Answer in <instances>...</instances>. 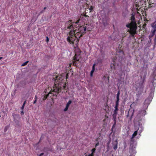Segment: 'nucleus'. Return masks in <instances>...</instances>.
Masks as SVG:
<instances>
[{"mask_svg": "<svg viewBox=\"0 0 156 156\" xmlns=\"http://www.w3.org/2000/svg\"><path fill=\"white\" fill-rule=\"evenodd\" d=\"M131 24L132 27L128 30L127 31L129 32L132 37H134V35L137 33L136 31L137 29V24L133 22H131Z\"/></svg>", "mask_w": 156, "mask_h": 156, "instance_id": "nucleus-1", "label": "nucleus"}, {"mask_svg": "<svg viewBox=\"0 0 156 156\" xmlns=\"http://www.w3.org/2000/svg\"><path fill=\"white\" fill-rule=\"evenodd\" d=\"M87 26H88V25L87 24H86L85 25H84L83 27L80 26L78 29L80 33H81L83 34L85 33V32L87 30Z\"/></svg>", "mask_w": 156, "mask_h": 156, "instance_id": "nucleus-2", "label": "nucleus"}, {"mask_svg": "<svg viewBox=\"0 0 156 156\" xmlns=\"http://www.w3.org/2000/svg\"><path fill=\"white\" fill-rule=\"evenodd\" d=\"M72 20H70L68 21L66 23V24L68 26L67 29L68 28L70 30H72V31H73L74 30V28L73 27V24L74 23V22L71 23V24L70 23H72Z\"/></svg>", "mask_w": 156, "mask_h": 156, "instance_id": "nucleus-3", "label": "nucleus"}, {"mask_svg": "<svg viewBox=\"0 0 156 156\" xmlns=\"http://www.w3.org/2000/svg\"><path fill=\"white\" fill-rule=\"evenodd\" d=\"M147 74V72L146 71H145L144 72H142V74H143V81L142 82L140 83V86L141 87H143V83L144 82V81L145 80V79L146 78V75Z\"/></svg>", "mask_w": 156, "mask_h": 156, "instance_id": "nucleus-4", "label": "nucleus"}, {"mask_svg": "<svg viewBox=\"0 0 156 156\" xmlns=\"http://www.w3.org/2000/svg\"><path fill=\"white\" fill-rule=\"evenodd\" d=\"M76 39V38L75 37H73L70 38L69 37H68L67 38V41L69 43H73V42Z\"/></svg>", "mask_w": 156, "mask_h": 156, "instance_id": "nucleus-5", "label": "nucleus"}, {"mask_svg": "<svg viewBox=\"0 0 156 156\" xmlns=\"http://www.w3.org/2000/svg\"><path fill=\"white\" fill-rule=\"evenodd\" d=\"M118 142L117 140H115L112 142V146L115 151L117 148Z\"/></svg>", "mask_w": 156, "mask_h": 156, "instance_id": "nucleus-6", "label": "nucleus"}, {"mask_svg": "<svg viewBox=\"0 0 156 156\" xmlns=\"http://www.w3.org/2000/svg\"><path fill=\"white\" fill-rule=\"evenodd\" d=\"M60 88H61V87H56L53 90L52 92H60L61 91V90L60 89ZM58 93V92L57 94H53V95H55V96H57Z\"/></svg>", "mask_w": 156, "mask_h": 156, "instance_id": "nucleus-7", "label": "nucleus"}, {"mask_svg": "<svg viewBox=\"0 0 156 156\" xmlns=\"http://www.w3.org/2000/svg\"><path fill=\"white\" fill-rule=\"evenodd\" d=\"M119 110L115 109L113 111V114L112 115V116L113 119H116V116L118 114V111Z\"/></svg>", "mask_w": 156, "mask_h": 156, "instance_id": "nucleus-8", "label": "nucleus"}, {"mask_svg": "<svg viewBox=\"0 0 156 156\" xmlns=\"http://www.w3.org/2000/svg\"><path fill=\"white\" fill-rule=\"evenodd\" d=\"M80 32L79 31L78 32H76V34H74L76 38V39H77L76 41L77 42H79V39H78V37L80 38V37L82 36L83 34H81V35L79 36V34H80Z\"/></svg>", "mask_w": 156, "mask_h": 156, "instance_id": "nucleus-9", "label": "nucleus"}, {"mask_svg": "<svg viewBox=\"0 0 156 156\" xmlns=\"http://www.w3.org/2000/svg\"><path fill=\"white\" fill-rule=\"evenodd\" d=\"M156 32V30H151V34H150L149 36V38H151L155 34V33Z\"/></svg>", "mask_w": 156, "mask_h": 156, "instance_id": "nucleus-10", "label": "nucleus"}, {"mask_svg": "<svg viewBox=\"0 0 156 156\" xmlns=\"http://www.w3.org/2000/svg\"><path fill=\"white\" fill-rule=\"evenodd\" d=\"M137 134V130L135 131L133 134L132 135V137L131 139V141L133 142V138Z\"/></svg>", "mask_w": 156, "mask_h": 156, "instance_id": "nucleus-11", "label": "nucleus"}, {"mask_svg": "<svg viewBox=\"0 0 156 156\" xmlns=\"http://www.w3.org/2000/svg\"><path fill=\"white\" fill-rule=\"evenodd\" d=\"M62 78V76H56L55 77V78H54L53 79L55 81V82L56 83L57 82L56 81V80H57V82H58V80H63V79H62V80H61Z\"/></svg>", "mask_w": 156, "mask_h": 156, "instance_id": "nucleus-12", "label": "nucleus"}, {"mask_svg": "<svg viewBox=\"0 0 156 156\" xmlns=\"http://www.w3.org/2000/svg\"><path fill=\"white\" fill-rule=\"evenodd\" d=\"M111 139H109V140L108 141V142L107 143V152L108 151L110 150L109 144L111 143Z\"/></svg>", "mask_w": 156, "mask_h": 156, "instance_id": "nucleus-13", "label": "nucleus"}, {"mask_svg": "<svg viewBox=\"0 0 156 156\" xmlns=\"http://www.w3.org/2000/svg\"><path fill=\"white\" fill-rule=\"evenodd\" d=\"M95 64H94L93 66L92 70L90 72L91 76H92L93 74L94 73V72L95 70Z\"/></svg>", "mask_w": 156, "mask_h": 156, "instance_id": "nucleus-14", "label": "nucleus"}, {"mask_svg": "<svg viewBox=\"0 0 156 156\" xmlns=\"http://www.w3.org/2000/svg\"><path fill=\"white\" fill-rule=\"evenodd\" d=\"M80 20H77L76 22H74V23H75V24H73V27H75L76 28H77V27H79V25L78 24V23L79 22V21H80Z\"/></svg>", "mask_w": 156, "mask_h": 156, "instance_id": "nucleus-15", "label": "nucleus"}, {"mask_svg": "<svg viewBox=\"0 0 156 156\" xmlns=\"http://www.w3.org/2000/svg\"><path fill=\"white\" fill-rule=\"evenodd\" d=\"M69 35L70 37H70V38L72 37H74L73 35L74 34L73 32V31L72 30H70V32H69Z\"/></svg>", "mask_w": 156, "mask_h": 156, "instance_id": "nucleus-16", "label": "nucleus"}, {"mask_svg": "<svg viewBox=\"0 0 156 156\" xmlns=\"http://www.w3.org/2000/svg\"><path fill=\"white\" fill-rule=\"evenodd\" d=\"M135 19V18L134 17V16L133 15H132L131 17V22H133L135 23H136V22L134 21Z\"/></svg>", "mask_w": 156, "mask_h": 156, "instance_id": "nucleus-17", "label": "nucleus"}, {"mask_svg": "<svg viewBox=\"0 0 156 156\" xmlns=\"http://www.w3.org/2000/svg\"><path fill=\"white\" fill-rule=\"evenodd\" d=\"M116 119H113L114 122V124L112 126V129L114 128H115L116 126Z\"/></svg>", "mask_w": 156, "mask_h": 156, "instance_id": "nucleus-18", "label": "nucleus"}, {"mask_svg": "<svg viewBox=\"0 0 156 156\" xmlns=\"http://www.w3.org/2000/svg\"><path fill=\"white\" fill-rule=\"evenodd\" d=\"M72 102L71 101L69 100L68 102L67 103L66 106L67 107H69V105L72 103Z\"/></svg>", "mask_w": 156, "mask_h": 156, "instance_id": "nucleus-19", "label": "nucleus"}, {"mask_svg": "<svg viewBox=\"0 0 156 156\" xmlns=\"http://www.w3.org/2000/svg\"><path fill=\"white\" fill-rule=\"evenodd\" d=\"M119 95H120V91H119V90L118 91V93L117 94V99H119Z\"/></svg>", "mask_w": 156, "mask_h": 156, "instance_id": "nucleus-20", "label": "nucleus"}, {"mask_svg": "<svg viewBox=\"0 0 156 156\" xmlns=\"http://www.w3.org/2000/svg\"><path fill=\"white\" fill-rule=\"evenodd\" d=\"M126 27L128 28H130V27H132V24H131V22L129 24L126 25Z\"/></svg>", "mask_w": 156, "mask_h": 156, "instance_id": "nucleus-21", "label": "nucleus"}, {"mask_svg": "<svg viewBox=\"0 0 156 156\" xmlns=\"http://www.w3.org/2000/svg\"><path fill=\"white\" fill-rule=\"evenodd\" d=\"M26 101H25L23 103V105L21 107V109L22 110H23V109H24V107L25 105V104H26Z\"/></svg>", "mask_w": 156, "mask_h": 156, "instance_id": "nucleus-22", "label": "nucleus"}, {"mask_svg": "<svg viewBox=\"0 0 156 156\" xmlns=\"http://www.w3.org/2000/svg\"><path fill=\"white\" fill-rule=\"evenodd\" d=\"M28 62H29V61H27L26 62H25L24 63H23L22 65L21 66H24L26 65L28 63Z\"/></svg>", "mask_w": 156, "mask_h": 156, "instance_id": "nucleus-23", "label": "nucleus"}, {"mask_svg": "<svg viewBox=\"0 0 156 156\" xmlns=\"http://www.w3.org/2000/svg\"><path fill=\"white\" fill-rule=\"evenodd\" d=\"M9 128V126H6L5 127V129H4V131L5 132H6L7 130V129H8Z\"/></svg>", "mask_w": 156, "mask_h": 156, "instance_id": "nucleus-24", "label": "nucleus"}, {"mask_svg": "<svg viewBox=\"0 0 156 156\" xmlns=\"http://www.w3.org/2000/svg\"><path fill=\"white\" fill-rule=\"evenodd\" d=\"M147 102H148V103H147V105H148L149 103V99H146L145 100V103H146Z\"/></svg>", "mask_w": 156, "mask_h": 156, "instance_id": "nucleus-25", "label": "nucleus"}, {"mask_svg": "<svg viewBox=\"0 0 156 156\" xmlns=\"http://www.w3.org/2000/svg\"><path fill=\"white\" fill-rule=\"evenodd\" d=\"M119 99H117V100H116V105H118V106Z\"/></svg>", "mask_w": 156, "mask_h": 156, "instance_id": "nucleus-26", "label": "nucleus"}, {"mask_svg": "<svg viewBox=\"0 0 156 156\" xmlns=\"http://www.w3.org/2000/svg\"><path fill=\"white\" fill-rule=\"evenodd\" d=\"M50 93H51V94H53L52 93H50V92L48 94H47V95H46L45 96H44V98H45V99H46L48 97V96H49V94Z\"/></svg>", "mask_w": 156, "mask_h": 156, "instance_id": "nucleus-27", "label": "nucleus"}, {"mask_svg": "<svg viewBox=\"0 0 156 156\" xmlns=\"http://www.w3.org/2000/svg\"><path fill=\"white\" fill-rule=\"evenodd\" d=\"M103 25L105 26L108 25V23L106 22H104L103 23Z\"/></svg>", "mask_w": 156, "mask_h": 156, "instance_id": "nucleus-28", "label": "nucleus"}, {"mask_svg": "<svg viewBox=\"0 0 156 156\" xmlns=\"http://www.w3.org/2000/svg\"><path fill=\"white\" fill-rule=\"evenodd\" d=\"M93 7L92 6H91L90 8L89 9V10H90V12H91L93 10Z\"/></svg>", "mask_w": 156, "mask_h": 156, "instance_id": "nucleus-29", "label": "nucleus"}, {"mask_svg": "<svg viewBox=\"0 0 156 156\" xmlns=\"http://www.w3.org/2000/svg\"><path fill=\"white\" fill-rule=\"evenodd\" d=\"M68 108H69L68 107H67V106H66V108L64 109V111H67L68 109Z\"/></svg>", "mask_w": 156, "mask_h": 156, "instance_id": "nucleus-30", "label": "nucleus"}, {"mask_svg": "<svg viewBox=\"0 0 156 156\" xmlns=\"http://www.w3.org/2000/svg\"><path fill=\"white\" fill-rule=\"evenodd\" d=\"M73 32L74 34H76V32H77V30H73Z\"/></svg>", "mask_w": 156, "mask_h": 156, "instance_id": "nucleus-31", "label": "nucleus"}, {"mask_svg": "<svg viewBox=\"0 0 156 156\" xmlns=\"http://www.w3.org/2000/svg\"><path fill=\"white\" fill-rule=\"evenodd\" d=\"M134 110L133 109V112H132V114L131 115V119H131V118H132V116H133V114H134Z\"/></svg>", "mask_w": 156, "mask_h": 156, "instance_id": "nucleus-32", "label": "nucleus"}, {"mask_svg": "<svg viewBox=\"0 0 156 156\" xmlns=\"http://www.w3.org/2000/svg\"><path fill=\"white\" fill-rule=\"evenodd\" d=\"M35 97L36 99H35V100L34 101V103H33L34 104H35L36 103V102L37 101V96H35Z\"/></svg>", "mask_w": 156, "mask_h": 156, "instance_id": "nucleus-33", "label": "nucleus"}, {"mask_svg": "<svg viewBox=\"0 0 156 156\" xmlns=\"http://www.w3.org/2000/svg\"><path fill=\"white\" fill-rule=\"evenodd\" d=\"M118 105H115V109H116L117 110H119V109L118 108Z\"/></svg>", "mask_w": 156, "mask_h": 156, "instance_id": "nucleus-34", "label": "nucleus"}, {"mask_svg": "<svg viewBox=\"0 0 156 156\" xmlns=\"http://www.w3.org/2000/svg\"><path fill=\"white\" fill-rule=\"evenodd\" d=\"M95 151V148H93L92 149L91 151H92V153H93Z\"/></svg>", "mask_w": 156, "mask_h": 156, "instance_id": "nucleus-35", "label": "nucleus"}, {"mask_svg": "<svg viewBox=\"0 0 156 156\" xmlns=\"http://www.w3.org/2000/svg\"><path fill=\"white\" fill-rule=\"evenodd\" d=\"M94 156L93 153H92L90 154L87 156Z\"/></svg>", "mask_w": 156, "mask_h": 156, "instance_id": "nucleus-36", "label": "nucleus"}, {"mask_svg": "<svg viewBox=\"0 0 156 156\" xmlns=\"http://www.w3.org/2000/svg\"><path fill=\"white\" fill-rule=\"evenodd\" d=\"M21 115H23L24 114V112L23 110L21 112Z\"/></svg>", "mask_w": 156, "mask_h": 156, "instance_id": "nucleus-37", "label": "nucleus"}, {"mask_svg": "<svg viewBox=\"0 0 156 156\" xmlns=\"http://www.w3.org/2000/svg\"><path fill=\"white\" fill-rule=\"evenodd\" d=\"M46 41L47 42L49 41V39L48 37H47Z\"/></svg>", "mask_w": 156, "mask_h": 156, "instance_id": "nucleus-38", "label": "nucleus"}, {"mask_svg": "<svg viewBox=\"0 0 156 156\" xmlns=\"http://www.w3.org/2000/svg\"><path fill=\"white\" fill-rule=\"evenodd\" d=\"M14 116H16V117H19V115L15 114V115H14Z\"/></svg>", "mask_w": 156, "mask_h": 156, "instance_id": "nucleus-39", "label": "nucleus"}, {"mask_svg": "<svg viewBox=\"0 0 156 156\" xmlns=\"http://www.w3.org/2000/svg\"><path fill=\"white\" fill-rule=\"evenodd\" d=\"M44 154V153H42L40 154L39 156H41L43 155Z\"/></svg>", "mask_w": 156, "mask_h": 156, "instance_id": "nucleus-40", "label": "nucleus"}, {"mask_svg": "<svg viewBox=\"0 0 156 156\" xmlns=\"http://www.w3.org/2000/svg\"><path fill=\"white\" fill-rule=\"evenodd\" d=\"M99 145V143H98L97 144H96L95 145V147H96L97 146H98Z\"/></svg>", "mask_w": 156, "mask_h": 156, "instance_id": "nucleus-41", "label": "nucleus"}, {"mask_svg": "<svg viewBox=\"0 0 156 156\" xmlns=\"http://www.w3.org/2000/svg\"><path fill=\"white\" fill-rule=\"evenodd\" d=\"M129 112H130V111L129 110V112H128V115H127V117L129 115Z\"/></svg>", "mask_w": 156, "mask_h": 156, "instance_id": "nucleus-42", "label": "nucleus"}, {"mask_svg": "<svg viewBox=\"0 0 156 156\" xmlns=\"http://www.w3.org/2000/svg\"><path fill=\"white\" fill-rule=\"evenodd\" d=\"M14 121H15L16 122H18L17 120H16L15 119H14Z\"/></svg>", "mask_w": 156, "mask_h": 156, "instance_id": "nucleus-43", "label": "nucleus"}, {"mask_svg": "<svg viewBox=\"0 0 156 156\" xmlns=\"http://www.w3.org/2000/svg\"><path fill=\"white\" fill-rule=\"evenodd\" d=\"M44 12V10H42L41 11V12H40V13H42V12Z\"/></svg>", "mask_w": 156, "mask_h": 156, "instance_id": "nucleus-44", "label": "nucleus"}, {"mask_svg": "<svg viewBox=\"0 0 156 156\" xmlns=\"http://www.w3.org/2000/svg\"><path fill=\"white\" fill-rule=\"evenodd\" d=\"M65 87H66V86H65V85H64V86H63V88L64 89H65Z\"/></svg>", "mask_w": 156, "mask_h": 156, "instance_id": "nucleus-45", "label": "nucleus"}, {"mask_svg": "<svg viewBox=\"0 0 156 156\" xmlns=\"http://www.w3.org/2000/svg\"><path fill=\"white\" fill-rule=\"evenodd\" d=\"M84 16H85V17H87V16H88L87 15H86V14L84 15Z\"/></svg>", "mask_w": 156, "mask_h": 156, "instance_id": "nucleus-46", "label": "nucleus"}, {"mask_svg": "<svg viewBox=\"0 0 156 156\" xmlns=\"http://www.w3.org/2000/svg\"><path fill=\"white\" fill-rule=\"evenodd\" d=\"M46 9V7H44V10H45Z\"/></svg>", "mask_w": 156, "mask_h": 156, "instance_id": "nucleus-47", "label": "nucleus"}, {"mask_svg": "<svg viewBox=\"0 0 156 156\" xmlns=\"http://www.w3.org/2000/svg\"><path fill=\"white\" fill-rule=\"evenodd\" d=\"M67 76H68V74H66V78H67Z\"/></svg>", "mask_w": 156, "mask_h": 156, "instance_id": "nucleus-48", "label": "nucleus"}, {"mask_svg": "<svg viewBox=\"0 0 156 156\" xmlns=\"http://www.w3.org/2000/svg\"><path fill=\"white\" fill-rule=\"evenodd\" d=\"M2 57H0V60H1V59H2Z\"/></svg>", "mask_w": 156, "mask_h": 156, "instance_id": "nucleus-49", "label": "nucleus"}, {"mask_svg": "<svg viewBox=\"0 0 156 156\" xmlns=\"http://www.w3.org/2000/svg\"><path fill=\"white\" fill-rule=\"evenodd\" d=\"M74 60H75V62H76V61H77V60L74 59Z\"/></svg>", "mask_w": 156, "mask_h": 156, "instance_id": "nucleus-50", "label": "nucleus"}, {"mask_svg": "<svg viewBox=\"0 0 156 156\" xmlns=\"http://www.w3.org/2000/svg\"><path fill=\"white\" fill-rule=\"evenodd\" d=\"M111 68L112 69V66H111Z\"/></svg>", "mask_w": 156, "mask_h": 156, "instance_id": "nucleus-51", "label": "nucleus"}]
</instances>
